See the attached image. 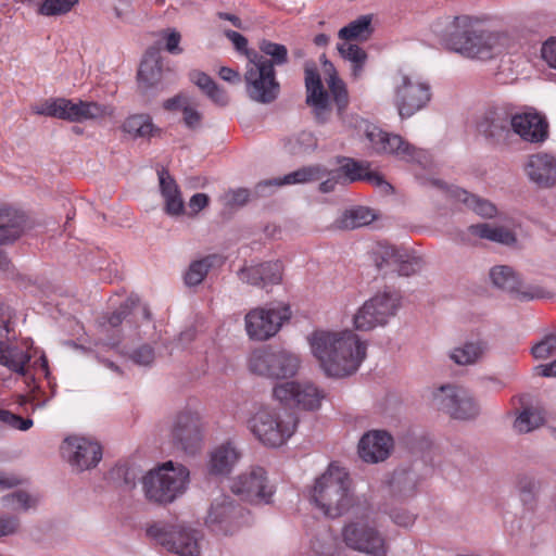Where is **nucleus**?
Here are the masks:
<instances>
[{"label":"nucleus","instance_id":"f257e3e1","mask_svg":"<svg viewBox=\"0 0 556 556\" xmlns=\"http://www.w3.org/2000/svg\"><path fill=\"white\" fill-rule=\"evenodd\" d=\"M307 343L320 370L331 378L355 374L367 355V344L350 329H315Z\"/></svg>","mask_w":556,"mask_h":556},{"label":"nucleus","instance_id":"f03ea898","mask_svg":"<svg viewBox=\"0 0 556 556\" xmlns=\"http://www.w3.org/2000/svg\"><path fill=\"white\" fill-rule=\"evenodd\" d=\"M443 43L467 59L484 61L507 49L511 38L506 31L485 28L476 17L460 15L447 25Z\"/></svg>","mask_w":556,"mask_h":556},{"label":"nucleus","instance_id":"7ed1b4c3","mask_svg":"<svg viewBox=\"0 0 556 556\" xmlns=\"http://www.w3.org/2000/svg\"><path fill=\"white\" fill-rule=\"evenodd\" d=\"M311 503L326 518L337 519L356 504L353 481L344 467L330 464L315 479L311 489Z\"/></svg>","mask_w":556,"mask_h":556},{"label":"nucleus","instance_id":"20e7f679","mask_svg":"<svg viewBox=\"0 0 556 556\" xmlns=\"http://www.w3.org/2000/svg\"><path fill=\"white\" fill-rule=\"evenodd\" d=\"M142 491L149 502L167 505L181 497L190 484V471L180 464L165 462L141 478Z\"/></svg>","mask_w":556,"mask_h":556},{"label":"nucleus","instance_id":"39448f33","mask_svg":"<svg viewBox=\"0 0 556 556\" xmlns=\"http://www.w3.org/2000/svg\"><path fill=\"white\" fill-rule=\"evenodd\" d=\"M298 424L293 413L280 407L264 406L250 417L248 428L262 445L278 448L295 433Z\"/></svg>","mask_w":556,"mask_h":556},{"label":"nucleus","instance_id":"423d86ee","mask_svg":"<svg viewBox=\"0 0 556 556\" xmlns=\"http://www.w3.org/2000/svg\"><path fill=\"white\" fill-rule=\"evenodd\" d=\"M302 366L299 354L283 348L264 346L251 352L248 368L261 378L282 380L295 377Z\"/></svg>","mask_w":556,"mask_h":556},{"label":"nucleus","instance_id":"0eeeda50","mask_svg":"<svg viewBox=\"0 0 556 556\" xmlns=\"http://www.w3.org/2000/svg\"><path fill=\"white\" fill-rule=\"evenodd\" d=\"M291 317L289 303L270 302L250 308L243 317V329L251 341L265 342L275 338Z\"/></svg>","mask_w":556,"mask_h":556},{"label":"nucleus","instance_id":"6e6552de","mask_svg":"<svg viewBox=\"0 0 556 556\" xmlns=\"http://www.w3.org/2000/svg\"><path fill=\"white\" fill-rule=\"evenodd\" d=\"M339 535L341 542L351 551L365 556H388L387 539L368 515L356 516L344 521Z\"/></svg>","mask_w":556,"mask_h":556},{"label":"nucleus","instance_id":"1a4fd4ad","mask_svg":"<svg viewBox=\"0 0 556 556\" xmlns=\"http://www.w3.org/2000/svg\"><path fill=\"white\" fill-rule=\"evenodd\" d=\"M433 405L454 420L469 421L480 415V405L466 388L446 383L433 388L430 393Z\"/></svg>","mask_w":556,"mask_h":556},{"label":"nucleus","instance_id":"9d476101","mask_svg":"<svg viewBox=\"0 0 556 556\" xmlns=\"http://www.w3.org/2000/svg\"><path fill=\"white\" fill-rule=\"evenodd\" d=\"M401 307V295L393 290L384 289L366 300L353 316V325L357 330L368 331L386 326Z\"/></svg>","mask_w":556,"mask_h":556},{"label":"nucleus","instance_id":"9b49d317","mask_svg":"<svg viewBox=\"0 0 556 556\" xmlns=\"http://www.w3.org/2000/svg\"><path fill=\"white\" fill-rule=\"evenodd\" d=\"M393 101L401 117H410L421 110L431 98L430 86L399 70L390 77Z\"/></svg>","mask_w":556,"mask_h":556},{"label":"nucleus","instance_id":"f8f14e48","mask_svg":"<svg viewBox=\"0 0 556 556\" xmlns=\"http://www.w3.org/2000/svg\"><path fill=\"white\" fill-rule=\"evenodd\" d=\"M244 83L248 97L261 104L274 102L280 92V84L276 78L273 63L257 53L250 59L244 73Z\"/></svg>","mask_w":556,"mask_h":556},{"label":"nucleus","instance_id":"ddd939ff","mask_svg":"<svg viewBox=\"0 0 556 556\" xmlns=\"http://www.w3.org/2000/svg\"><path fill=\"white\" fill-rule=\"evenodd\" d=\"M149 533L166 551L178 556H201L203 535L195 529L184 525L154 526Z\"/></svg>","mask_w":556,"mask_h":556},{"label":"nucleus","instance_id":"4468645a","mask_svg":"<svg viewBox=\"0 0 556 556\" xmlns=\"http://www.w3.org/2000/svg\"><path fill=\"white\" fill-rule=\"evenodd\" d=\"M38 113L73 123H81L112 116L114 110L111 106L102 105L97 102L73 101L65 98H58L46 102Z\"/></svg>","mask_w":556,"mask_h":556},{"label":"nucleus","instance_id":"2eb2a0df","mask_svg":"<svg viewBox=\"0 0 556 556\" xmlns=\"http://www.w3.org/2000/svg\"><path fill=\"white\" fill-rule=\"evenodd\" d=\"M279 403L303 410H316L321 406L326 393L308 380H290L277 383L271 390Z\"/></svg>","mask_w":556,"mask_h":556},{"label":"nucleus","instance_id":"dca6fc26","mask_svg":"<svg viewBox=\"0 0 556 556\" xmlns=\"http://www.w3.org/2000/svg\"><path fill=\"white\" fill-rule=\"evenodd\" d=\"M231 492L251 504H269L275 489L262 467H251L230 481Z\"/></svg>","mask_w":556,"mask_h":556},{"label":"nucleus","instance_id":"f3484780","mask_svg":"<svg viewBox=\"0 0 556 556\" xmlns=\"http://www.w3.org/2000/svg\"><path fill=\"white\" fill-rule=\"evenodd\" d=\"M60 451L72 469L78 472L94 468L102 459L101 445L85 437H66Z\"/></svg>","mask_w":556,"mask_h":556},{"label":"nucleus","instance_id":"a211bd4d","mask_svg":"<svg viewBox=\"0 0 556 556\" xmlns=\"http://www.w3.org/2000/svg\"><path fill=\"white\" fill-rule=\"evenodd\" d=\"M362 126L364 135L375 153L392 155L404 161L417 159L418 153L415 148L401 136L383 131L366 121H362Z\"/></svg>","mask_w":556,"mask_h":556},{"label":"nucleus","instance_id":"6ab92c4d","mask_svg":"<svg viewBox=\"0 0 556 556\" xmlns=\"http://www.w3.org/2000/svg\"><path fill=\"white\" fill-rule=\"evenodd\" d=\"M170 437L178 447L187 453H194L202 442V430L198 414L191 410L177 413L172 421Z\"/></svg>","mask_w":556,"mask_h":556},{"label":"nucleus","instance_id":"aec40b11","mask_svg":"<svg viewBox=\"0 0 556 556\" xmlns=\"http://www.w3.org/2000/svg\"><path fill=\"white\" fill-rule=\"evenodd\" d=\"M494 287L515 294L522 300H534L545 295L544 290L535 285L523 283L514 269L506 265H496L490 270Z\"/></svg>","mask_w":556,"mask_h":556},{"label":"nucleus","instance_id":"412c9836","mask_svg":"<svg viewBox=\"0 0 556 556\" xmlns=\"http://www.w3.org/2000/svg\"><path fill=\"white\" fill-rule=\"evenodd\" d=\"M394 446L392 435L386 430H369L365 432L357 444L359 458L367 464L384 462L391 455Z\"/></svg>","mask_w":556,"mask_h":556},{"label":"nucleus","instance_id":"4be33fe9","mask_svg":"<svg viewBox=\"0 0 556 556\" xmlns=\"http://www.w3.org/2000/svg\"><path fill=\"white\" fill-rule=\"evenodd\" d=\"M12 317L11 308L0 305V364L13 371L23 374L24 367L30 357L17 348L7 344Z\"/></svg>","mask_w":556,"mask_h":556},{"label":"nucleus","instance_id":"5701e85b","mask_svg":"<svg viewBox=\"0 0 556 556\" xmlns=\"http://www.w3.org/2000/svg\"><path fill=\"white\" fill-rule=\"evenodd\" d=\"M306 103L312 108L314 116L321 123L331 115V103L320 76L314 66L305 67Z\"/></svg>","mask_w":556,"mask_h":556},{"label":"nucleus","instance_id":"b1692460","mask_svg":"<svg viewBox=\"0 0 556 556\" xmlns=\"http://www.w3.org/2000/svg\"><path fill=\"white\" fill-rule=\"evenodd\" d=\"M283 266L279 261L245 265L239 270V278L250 286L267 288L282 281Z\"/></svg>","mask_w":556,"mask_h":556},{"label":"nucleus","instance_id":"393cba45","mask_svg":"<svg viewBox=\"0 0 556 556\" xmlns=\"http://www.w3.org/2000/svg\"><path fill=\"white\" fill-rule=\"evenodd\" d=\"M528 179L540 188H551L556 184V156L539 152L528 157L525 164Z\"/></svg>","mask_w":556,"mask_h":556},{"label":"nucleus","instance_id":"a878e982","mask_svg":"<svg viewBox=\"0 0 556 556\" xmlns=\"http://www.w3.org/2000/svg\"><path fill=\"white\" fill-rule=\"evenodd\" d=\"M510 126L514 132L527 142L539 143L547 138V123L536 112L514 115L510 119Z\"/></svg>","mask_w":556,"mask_h":556},{"label":"nucleus","instance_id":"bb28decb","mask_svg":"<svg viewBox=\"0 0 556 556\" xmlns=\"http://www.w3.org/2000/svg\"><path fill=\"white\" fill-rule=\"evenodd\" d=\"M321 178L323 173L319 167H303L292 173H289L283 177L262 180L258 184H256L254 191L258 197H266L270 194L275 188L278 187L285 185L306 184Z\"/></svg>","mask_w":556,"mask_h":556},{"label":"nucleus","instance_id":"cd10ccee","mask_svg":"<svg viewBox=\"0 0 556 556\" xmlns=\"http://www.w3.org/2000/svg\"><path fill=\"white\" fill-rule=\"evenodd\" d=\"M159 189L164 203V212L170 217H180L186 213L185 201L179 186L169 173L162 168L157 172Z\"/></svg>","mask_w":556,"mask_h":556},{"label":"nucleus","instance_id":"c85d7f7f","mask_svg":"<svg viewBox=\"0 0 556 556\" xmlns=\"http://www.w3.org/2000/svg\"><path fill=\"white\" fill-rule=\"evenodd\" d=\"M338 174H340L341 179L344 181L354 182L357 180H366L375 186L381 187L386 192L392 190V186L387 182L378 172L370 169L368 162H357L353 159H346L340 166Z\"/></svg>","mask_w":556,"mask_h":556},{"label":"nucleus","instance_id":"c756f323","mask_svg":"<svg viewBox=\"0 0 556 556\" xmlns=\"http://www.w3.org/2000/svg\"><path fill=\"white\" fill-rule=\"evenodd\" d=\"M241 457V452L233 442H225L215 447L210 455L208 472L214 476H227Z\"/></svg>","mask_w":556,"mask_h":556},{"label":"nucleus","instance_id":"7c9ffc66","mask_svg":"<svg viewBox=\"0 0 556 556\" xmlns=\"http://www.w3.org/2000/svg\"><path fill=\"white\" fill-rule=\"evenodd\" d=\"M163 108L170 112H181L184 125L192 130L199 129L203 115L197 103L186 94H177L163 103Z\"/></svg>","mask_w":556,"mask_h":556},{"label":"nucleus","instance_id":"2f4dec72","mask_svg":"<svg viewBox=\"0 0 556 556\" xmlns=\"http://www.w3.org/2000/svg\"><path fill=\"white\" fill-rule=\"evenodd\" d=\"M123 134L132 139H150L160 134V128L149 114L136 113L128 115L121 125Z\"/></svg>","mask_w":556,"mask_h":556},{"label":"nucleus","instance_id":"473e14b6","mask_svg":"<svg viewBox=\"0 0 556 556\" xmlns=\"http://www.w3.org/2000/svg\"><path fill=\"white\" fill-rule=\"evenodd\" d=\"M162 56L156 48H149L141 61L138 72L139 85L144 88H151L162 79Z\"/></svg>","mask_w":556,"mask_h":556},{"label":"nucleus","instance_id":"72a5a7b5","mask_svg":"<svg viewBox=\"0 0 556 556\" xmlns=\"http://www.w3.org/2000/svg\"><path fill=\"white\" fill-rule=\"evenodd\" d=\"M468 233L504 245L517 243L516 232L506 226L481 223L469 226Z\"/></svg>","mask_w":556,"mask_h":556},{"label":"nucleus","instance_id":"f704fd0d","mask_svg":"<svg viewBox=\"0 0 556 556\" xmlns=\"http://www.w3.org/2000/svg\"><path fill=\"white\" fill-rule=\"evenodd\" d=\"M236 509L229 498L223 497L212 503L206 525L214 530L228 531L233 525Z\"/></svg>","mask_w":556,"mask_h":556},{"label":"nucleus","instance_id":"c9c22d12","mask_svg":"<svg viewBox=\"0 0 556 556\" xmlns=\"http://www.w3.org/2000/svg\"><path fill=\"white\" fill-rule=\"evenodd\" d=\"M377 218L372 210L366 206H353L342 212L333 222L337 230H352L371 224Z\"/></svg>","mask_w":556,"mask_h":556},{"label":"nucleus","instance_id":"e433bc0d","mask_svg":"<svg viewBox=\"0 0 556 556\" xmlns=\"http://www.w3.org/2000/svg\"><path fill=\"white\" fill-rule=\"evenodd\" d=\"M323 70L326 76V83L332 94L333 101L338 108L339 113L343 112L349 104V92L345 83L339 77L334 65L321 56Z\"/></svg>","mask_w":556,"mask_h":556},{"label":"nucleus","instance_id":"4c0bfd02","mask_svg":"<svg viewBox=\"0 0 556 556\" xmlns=\"http://www.w3.org/2000/svg\"><path fill=\"white\" fill-rule=\"evenodd\" d=\"M190 80L214 103L225 106L229 99L224 88L218 86L212 77L201 71H192L189 73Z\"/></svg>","mask_w":556,"mask_h":556},{"label":"nucleus","instance_id":"58836bf2","mask_svg":"<svg viewBox=\"0 0 556 556\" xmlns=\"http://www.w3.org/2000/svg\"><path fill=\"white\" fill-rule=\"evenodd\" d=\"M24 222L16 212L0 207V244L16 240L24 230Z\"/></svg>","mask_w":556,"mask_h":556},{"label":"nucleus","instance_id":"ea45409f","mask_svg":"<svg viewBox=\"0 0 556 556\" xmlns=\"http://www.w3.org/2000/svg\"><path fill=\"white\" fill-rule=\"evenodd\" d=\"M486 351V344L481 340L468 341L451 350L450 358L459 366H468L480 361Z\"/></svg>","mask_w":556,"mask_h":556},{"label":"nucleus","instance_id":"a19ab883","mask_svg":"<svg viewBox=\"0 0 556 556\" xmlns=\"http://www.w3.org/2000/svg\"><path fill=\"white\" fill-rule=\"evenodd\" d=\"M453 197L457 202L465 204L469 210L483 218H493L497 214L496 206L489 200L470 194L466 190L456 188Z\"/></svg>","mask_w":556,"mask_h":556},{"label":"nucleus","instance_id":"79ce46f5","mask_svg":"<svg viewBox=\"0 0 556 556\" xmlns=\"http://www.w3.org/2000/svg\"><path fill=\"white\" fill-rule=\"evenodd\" d=\"M371 23L372 14L361 15L356 20L350 22L346 26L342 27L339 30L338 36L340 39L346 41L366 40L374 31Z\"/></svg>","mask_w":556,"mask_h":556},{"label":"nucleus","instance_id":"37998d69","mask_svg":"<svg viewBox=\"0 0 556 556\" xmlns=\"http://www.w3.org/2000/svg\"><path fill=\"white\" fill-rule=\"evenodd\" d=\"M340 55L352 64L351 75L354 79L361 78L364 65L367 61V53L357 45L344 42L337 46Z\"/></svg>","mask_w":556,"mask_h":556},{"label":"nucleus","instance_id":"c03bdc74","mask_svg":"<svg viewBox=\"0 0 556 556\" xmlns=\"http://www.w3.org/2000/svg\"><path fill=\"white\" fill-rule=\"evenodd\" d=\"M38 498L25 491H16L1 497L2 506L12 511H27L37 506Z\"/></svg>","mask_w":556,"mask_h":556},{"label":"nucleus","instance_id":"a18cd8bd","mask_svg":"<svg viewBox=\"0 0 556 556\" xmlns=\"http://www.w3.org/2000/svg\"><path fill=\"white\" fill-rule=\"evenodd\" d=\"M136 304H137V300H135L132 298H129L127 301H125V303L121 305L118 311L114 312L108 318V323L110 324V326H112V327L119 326L122 324L123 319L129 313V311L131 308H135V306H136L135 316H136L137 319L138 318H144L147 320H150L151 319V313H150L149 308L147 306L136 305Z\"/></svg>","mask_w":556,"mask_h":556},{"label":"nucleus","instance_id":"49530a36","mask_svg":"<svg viewBox=\"0 0 556 556\" xmlns=\"http://www.w3.org/2000/svg\"><path fill=\"white\" fill-rule=\"evenodd\" d=\"M405 250L403 247L380 244L375 252L377 266L381 269L395 268Z\"/></svg>","mask_w":556,"mask_h":556},{"label":"nucleus","instance_id":"de8ad7c7","mask_svg":"<svg viewBox=\"0 0 556 556\" xmlns=\"http://www.w3.org/2000/svg\"><path fill=\"white\" fill-rule=\"evenodd\" d=\"M544 422L542 412L527 408L522 410L514 421V429L519 433H528L539 428Z\"/></svg>","mask_w":556,"mask_h":556},{"label":"nucleus","instance_id":"09e8293b","mask_svg":"<svg viewBox=\"0 0 556 556\" xmlns=\"http://www.w3.org/2000/svg\"><path fill=\"white\" fill-rule=\"evenodd\" d=\"M213 264L212 257H205L192 262L185 275V282L189 287L200 285L206 277Z\"/></svg>","mask_w":556,"mask_h":556},{"label":"nucleus","instance_id":"8fccbe9b","mask_svg":"<svg viewBox=\"0 0 556 556\" xmlns=\"http://www.w3.org/2000/svg\"><path fill=\"white\" fill-rule=\"evenodd\" d=\"M424 267V260L414 251L406 249L402 254L400 263L394 268L402 276H410L420 271Z\"/></svg>","mask_w":556,"mask_h":556},{"label":"nucleus","instance_id":"3c124183","mask_svg":"<svg viewBox=\"0 0 556 556\" xmlns=\"http://www.w3.org/2000/svg\"><path fill=\"white\" fill-rule=\"evenodd\" d=\"M317 141L312 132L301 131L288 139L287 147L291 153H306L313 151Z\"/></svg>","mask_w":556,"mask_h":556},{"label":"nucleus","instance_id":"603ef678","mask_svg":"<svg viewBox=\"0 0 556 556\" xmlns=\"http://www.w3.org/2000/svg\"><path fill=\"white\" fill-rule=\"evenodd\" d=\"M336 539L330 530L324 529L311 540V548L320 556H331Z\"/></svg>","mask_w":556,"mask_h":556},{"label":"nucleus","instance_id":"864d4df0","mask_svg":"<svg viewBox=\"0 0 556 556\" xmlns=\"http://www.w3.org/2000/svg\"><path fill=\"white\" fill-rule=\"evenodd\" d=\"M78 2V0H45L38 12L45 16L65 14Z\"/></svg>","mask_w":556,"mask_h":556},{"label":"nucleus","instance_id":"5fc2aeb1","mask_svg":"<svg viewBox=\"0 0 556 556\" xmlns=\"http://www.w3.org/2000/svg\"><path fill=\"white\" fill-rule=\"evenodd\" d=\"M260 49L263 53L271 58L269 62L273 63V67L275 65H283L288 61V50L283 45L263 40L260 45Z\"/></svg>","mask_w":556,"mask_h":556},{"label":"nucleus","instance_id":"6e6d98bb","mask_svg":"<svg viewBox=\"0 0 556 556\" xmlns=\"http://www.w3.org/2000/svg\"><path fill=\"white\" fill-rule=\"evenodd\" d=\"M161 38L164 40L165 50L174 55L181 54L182 48L180 47L181 34L176 28H166L160 31Z\"/></svg>","mask_w":556,"mask_h":556},{"label":"nucleus","instance_id":"4d7b16f0","mask_svg":"<svg viewBox=\"0 0 556 556\" xmlns=\"http://www.w3.org/2000/svg\"><path fill=\"white\" fill-rule=\"evenodd\" d=\"M0 421L8 425L12 429L26 431L33 426L30 418H22L18 415L12 414L9 410L0 409Z\"/></svg>","mask_w":556,"mask_h":556},{"label":"nucleus","instance_id":"13d9d810","mask_svg":"<svg viewBox=\"0 0 556 556\" xmlns=\"http://www.w3.org/2000/svg\"><path fill=\"white\" fill-rule=\"evenodd\" d=\"M532 354L536 359H545L556 352V338L545 337L532 348Z\"/></svg>","mask_w":556,"mask_h":556},{"label":"nucleus","instance_id":"bf43d9fd","mask_svg":"<svg viewBox=\"0 0 556 556\" xmlns=\"http://www.w3.org/2000/svg\"><path fill=\"white\" fill-rule=\"evenodd\" d=\"M540 54L545 64L556 71V36L547 38L542 43Z\"/></svg>","mask_w":556,"mask_h":556},{"label":"nucleus","instance_id":"052dcab7","mask_svg":"<svg viewBox=\"0 0 556 556\" xmlns=\"http://www.w3.org/2000/svg\"><path fill=\"white\" fill-rule=\"evenodd\" d=\"M21 521L18 517L3 515L0 517V539L3 536L14 535L20 531Z\"/></svg>","mask_w":556,"mask_h":556},{"label":"nucleus","instance_id":"680f3d73","mask_svg":"<svg viewBox=\"0 0 556 556\" xmlns=\"http://www.w3.org/2000/svg\"><path fill=\"white\" fill-rule=\"evenodd\" d=\"M392 521L402 528H412L416 521V515L404 508L393 509L390 514Z\"/></svg>","mask_w":556,"mask_h":556},{"label":"nucleus","instance_id":"e2e57ef3","mask_svg":"<svg viewBox=\"0 0 556 556\" xmlns=\"http://www.w3.org/2000/svg\"><path fill=\"white\" fill-rule=\"evenodd\" d=\"M224 35L232 42L238 52L245 54L249 60L253 58L254 53H250L248 50V40L244 36L235 30H225Z\"/></svg>","mask_w":556,"mask_h":556},{"label":"nucleus","instance_id":"0e129e2a","mask_svg":"<svg viewBox=\"0 0 556 556\" xmlns=\"http://www.w3.org/2000/svg\"><path fill=\"white\" fill-rule=\"evenodd\" d=\"M131 359L138 365L149 366L154 361V351L148 345H142L132 352Z\"/></svg>","mask_w":556,"mask_h":556},{"label":"nucleus","instance_id":"69168bd1","mask_svg":"<svg viewBox=\"0 0 556 556\" xmlns=\"http://www.w3.org/2000/svg\"><path fill=\"white\" fill-rule=\"evenodd\" d=\"M208 204V197L205 193H195L193 194L188 203L190 215L195 216L200 211H202Z\"/></svg>","mask_w":556,"mask_h":556},{"label":"nucleus","instance_id":"338daca9","mask_svg":"<svg viewBox=\"0 0 556 556\" xmlns=\"http://www.w3.org/2000/svg\"><path fill=\"white\" fill-rule=\"evenodd\" d=\"M250 199V191L244 188L231 190L227 193L228 203L231 205H243Z\"/></svg>","mask_w":556,"mask_h":556},{"label":"nucleus","instance_id":"774afa93","mask_svg":"<svg viewBox=\"0 0 556 556\" xmlns=\"http://www.w3.org/2000/svg\"><path fill=\"white\" fill-rule=\"evenodd\" d=\"M218 76L224 80L232 85H238L241 83V75L238 71L232 70L227 66H222L218 70Z\"/></svg>","mask_w":556,"mask_h":556}]
</instances>
